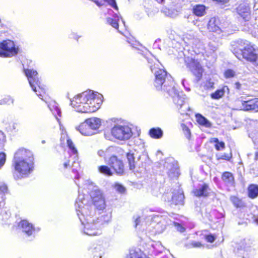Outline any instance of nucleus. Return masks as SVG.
<instances>
[{
  "mask_svg": "<svg viewBox=\"0 0 258 258\" xmlns=\"http://www.w3.org/2000/svg\"><path fill=\"white\" fill-rule=\"evenodd\" d=\"M254 160L255 161H257L258 160V151L256 152L255 153Z\"/></svg>",
  "mask_w": 258,
  "mask_h": 258,
  "instance_id": "6e6d98bb",
  "label": "nucleus"
},
{
  "mask_svg": "<svg viewBox=\"0 0 258 258\" xmlns=\"http://www.w3.org/2000/svg\"><path fill=\"white\" fill-rule=\"evenodd\" d=\"M229 92V88L227 86H224L221 88L217 90L214 93L211 94V97L213 99H219L222 98L226 92Z\"/></svg>",
  "mask_w": 258,
  "mask_h": 258,
  "instance_id": "b1692460",
  "label": "nucleus"
},
{
  "mask_svg": "<svg viewBox=\"0 0 258 258\" xmlns=\"http://www.w3.org/2000/svg\"><path fill=\"white\" fill-rule=\"evenodd\" d=\"M119 20V16L117 14H114L112 18H107V22L113 28L118 30V32L121 33V32L118 30V21Z\"/></svg>",
  "mask_w": 258,
  "mask_h": 258,
  "instance_id": "bb28decb",
  "label": "nucleus"
},
{
  "mask_svg": "<svg viewBox=\"0 0 258 258\" xmlns=\"http://www.w3.org/2000/svg\"><path fill=\"white\" fill-rule=\"evenodd\" d=\"M239 49L235 50L234 53L238 58H243L252 63L258 64V49H255L247 41L240 40Z\"/></svg>",
  "mask_w": 258,
  "mask_h": 258,
  "instance_id": "423d86ee",
  "label": "nucleus"
},
{
  "mask_svg": "<svg viewBox=\"0 0 258 258\" xmlns=\"http://www.w3.org/2000/svg\"><path fill=\"white\" fill-rule=\"evenodd\" d=\"M214 83L211 79L207 80L205 83V87L207 89H211L214 88Z\"/></svg>",
  "mask_w": 258,
  "mask_h": 258,
  "instance_id": "a18cd8bd",
  "label": "nucleus"
},
{
  "mask_svg": "<svg viewBox=\"0 0 258 258\" xmlns=\"http://www.w3.org/2000/svg\"><path fill=\"white\" fill-rule=\"evenodd\" d=\"M127 161L130 170L135 171L138 161L141 157V155L137 151V149L130 150L126 154Z\"/></svg>",
  "mask_w": 258,
  "mask_h": 258,
  "instance_id": "4468645a",
  "label": "nucleus"
},
{
  "mask_svg": "<svg viewBox=\"0 0 258 258\" xmlns=\"http://www.w3.org/2000/svg\"><path fill=\"white\" fill-rule=\"evenodd\" d=\"M178 189L177 190L174 189L172 192L171 201L175 205H182L184 199V196L183 190L180 188L179 186H177Z\"/></svg>",
  "mask_w": 258,
  "mask_h": 258,
  "instance_id": "412c9836",
  "label": "nucleus"
},
{
  "mask_svg": "<svg viewBox=\"0 0 258 258\" xmlns=\"http://www.w3.org/2000/svg\"><path fill=\"white\" fill-rule=\"evenodd\" d=\"M111 133L114 138L120 141L127 140L133 136L131 128L124 125H115L111 128Z\"/></svg>",
  "mask_w": 258,
  "mask_h": 258,
  "instance_id": "1a4fd4ad",
  "label": "nucleus"
},
{
  "mask_svg": "<svg viewBox=\"0 0 258 258\" xmlns=\"http://www.w3.org/2000/svg\"><path fill=\"white\" fill-rule=\"evenodd\" d=\"M102 102V94L88 90L75 96L71 100V105L78 112L91 113L97 110Z\"/></svg>",
  "mask_w": 258,
  "mask_h": 258,
  "instance_id": "7ed1b4c3",
  "label": "nucleus"
},
{
  "mask_svg": "<svg viewBox=\"0 0 258 258\" xmlns=\"http://www.w3.org/2000/svg\"><path fill=\"white\" fill-rule=\"evenodd\" d=\"M79 196L75 203L77 214L81 222V231L89 236L99 235L101 229L110 220V216L102 215L99 217L95 215V211L89 205L91 201L94 206L102 210L106 207L102 193L94 183L86 180L82 190L79 187Z\"/></svg>",
  "mask_w": 258,
  "mask_h": 258,
  "instance_id": "f257e3e1",
  "label": "nucleus"
},
{
  "mask_svg": "<svg viewBox=\"0 0 258 258\" xmlns=\"http://www.w3.org/2000/svg\"><path fill=\"white\" fill-rule=\"evenodd\" d=\"M212 140V142L215 143L216 144H218V143L219 142V140L217 138H213Z\"/></svg>",
  "mask_w": 258,
  "mask_h": 258,
  "instance_id": "5fc2aeb1",
  "label": "nucleus"
},
{
  "mask_svg": "<svg viewBox=\"0 0 258 258\" xmlns=\"http://www.w3.org/2000/svg\"><path fill=\"white\" fill-rule=\"evenodd\" d=\"M18 228L26 236L34 237L40 231L39 227H35L26 220H21L18 225Z\"/></svg>",
  "mask_w": 258,
  "mask_h": 258,
  "instance_id": "f8f14e48",
  "label": "nucleus"
},
{
  "mask_svg": "<svg viewBox=\"0 0 258 258\" xmlns=\"http://www.w3.org/2000/svg\"><path fill=\"white\" fill-rule=\"evenodd\" d=\"M253 221L258 224V217H254Z\"/></svg>",
  "mask_w": 258,
  "mask_h": 258,
  "instance_id": "4d7b16f0",
  "label": "nucleus"
},
{
  "mask_svg": "<svg viewBox=\"0 0 258 258\" xmlns=\"http://www.w3.org/2000/svg\"><path fill=\"white\" fill-rule=\"evenodd\" d=\"M185 79H183L182 80V84L183 85V86H184V82H185Z\"/></svg>",
  "mask_w": 258,
  "mask_h": 258,
  "instance_id": "680f3d73",
  "label": "nucleus"
},
{
  "mask_svg": "<svg viewBox=\"0 0 258 258\" xmlns=\"http://www.w3.org/2000/svg\"><path fill=\"white\" fill-rule=\"evenodd\" d=\"M134 219H135V227H137V226L139 225L140 222V217H134Z\"/></svg>",
  "mask_w": 258,
  "mask_h": 258,
  "instance_id": "603ef678",
  "label": "nucleus"
},
{
  "mask_svg": "<svg viewBox=\"0 0 258 258\" xmlns=\"http://www.w3.org/2000/svg\"><path fill=\"white\" fill-rule=\"evenodd\" d=\"M159 3H164V0H156Z\"/></svg>",
  "mask_w": 258,
  "mask_h": 258,
  "instance_id": "13d9d810",
  "label": "nucleus"
},
{
  "mask_svg": "<svg viewBox=\"0 0 258 258\" xmlns=\"http://www.w3.org/2000/svg\"><path fill=\"white\" fill-rule=\"evenodd\" d=\"M94 258H101L104 254V251L102 247L99 245L96 247L93 252Z\"/></svg>",
  "mask_w": 258,
  "mask_h": 258,
  "instance_id": "72a5a7b5",
  "label": "nucleus"
},
{
  "mask_svg": "<svg viewBox=\"0 0 258 258\" xmlns=\"http://www.w3.org/2000/svg\"><path fill=\"white\" fill-rule=\"evenodd\" d=\"M41 143H42V144H45V141L44 140H42V141H41Z\"/></svg>",
  "mask_w": 258,
  "mask_h": 258,
  "instance_id": "e2e57ef3",
  "label": "nucleus"
},
{
  "mask_svg": "<svg viewBox=\"0 0 258 258\" xmlns=\"http://www.w3.org/2000/svg\"><path fill=\"white\" fill-rule=\"evenodd\" d=\"M206 240L209 242H213L215 240V237L212 234H209L205 236Z\"/></svg>",
  "mask_w": 258,
  "mask_h": 258,
  "instance_id": "09e8293b",
  "label": "nucleus"
},
{
  "mask_svg": "<svg viewBox=\"0 0 258 258\" xmlns=\"http://www.w3.org/2000/svg\"><path fill=\"white\" fill-rule=\"evenodd\" d=\"M241 109L258 111V98H245L241 100Z\"/></svg>",
  "mask_w": 258,
  "mask_h": 258,
  "instance_id": "dca6fc26",
  "label": "nucleus"
},
{
  "mask_svg": "<svg viewBox=\"0 0 258 258\" xmlns=\"http://www.w3.org/2000/svg\"><path fill=\"white\" fill-rule=\"evenodd\" d=\"M217 50V46L214 43L210 42L208 45V49L207 50L206 54L209 55L212 53L214 52Z\"/></svg>",
  "mask_w": 258,
  "mask_h": 258,
  "instance_id": "c9c22d12",
  "label": "nucleus"
},
{
  "mask_svg": "<svg viewBox=\"0 0 258 258\" xmlns=\"http://www.w3.org/2000/svg\"><path fill=\"white\" fill-rule=\"evenodd\" d=\"M121 23L122 24H123V26L124 27H125V22L121 19Z\"/></svg>",
  "mask_w": 258,
  "mask_h": 258,
  "instance_id": "bf43d9fd",
  "label": "nucleus"
},
{
  "mask_svg": "<svg viewBox=\"0 0 258 258\" xmlns=\"http://www.w3.org/2000/svg\"><path fill=\"white\" fill-rule=\"evenodd\" d=\"M211 189L207 184H199L197 188L192 191L194 195L198 197H207L210 192Z\"/></svg>",
  "mask_w": 258,
  "mask_h": 258,
  "instance_id": "6ab92c4d",
  "label": "nucleus"
},
{
  "mask_svg": "<svg viewBox=\"0 0 258 258\" xmlns=\"http://www.w3.org/2000/svg\"><path fill=\"white\" fill-rule=\"evenodd\" d=\"M104 1L107 3L110 6H111L114 9L118 10V7L117 6L116 2L115 0H104Z\"/></svg>",
  "mask_w": 258,
  "mask_h": 258,
  "instance_id": "c03bdc74",
  "label": "nucleus"
},
{
  "mask_svg": "<svg viewBox=\"0 0 258 258\" xmlns=\"http://www.w3.org/2000/svg\"><path fill=\"white\" fill-rule=\"evenodd\" d=\"M138 53L147 59L151 71L154 75V86L157 90L166 93L172 98L173 102L179 110L181 114H186L188 106L185 104V95L176 90L171 76L165 70L159 67L161 64L146 49L144 50L138 48Z\"/></svg>",
  "mask_w": 258,
  "mask_h": 258,
  "instance_id": "f03ea898",
  "label": "nucleus"
},
{
  "mask_svg": "<svg viewBox=\"0 0 258 258\" xmlns=\"http://www.w3.org/2000/svg\"><path fill=\"white\" fill-rule=\"evenodd\" d=\"M149 134L151 138L159 139L163 137V132L160 127H153L149 130Z\"/></svg>",
  "mask_w": 258,
  "mask_h": 258,
  "instance_id": "a878e982",
  "label": "nucleus"
},
{
  "mask_svg": "<svg viewBox=\"0 0 258 258\" xmlns=\"http://www.w3.org/2000/svg\"><path fill=\"white\" fill-rule=\"evenodd\" d=\"M223 181L229 186H233L234 183V178L233 174L230 172H225L222 175Z\"/></svg>",
  "mask_w": 258,
  "mask_h": 258,
  "instance_id": "393cba45",
  "label": "nucleus"
},
{
  "mask_svg": "<svg viewBox=\"0 0 258 258\" xmlns=\"http://www.w3.org/2000/svg\"><path fill=\"white\" fill-rule=\"evenodd\" d=\"M70 38L72 39H74L77 41H78L79 38L81 37V36L79 35L77 33L75 32H72L70 35Z\"/></svg>",
  "mask_w": 258,
  "mask_h": 258,
  "instance_id": "8fccbe9b",
  "label": "nucleus"
},
{
  "mask_svg": "<svg viewBox=\"0 0 258 258\" xmlns=\"http://www.w3.org/2000/svg\"><path fill=\"white\" fill-rule=\"evenodd\" d=\"M98 171L101 173L105 176H112L113 173L110 168L106 165H101L98 167Z\"/></svg>",
  "mask_w": 258,
  "mask_h": 258,
  "instance_id": "7c9ffc66",
  "label": "nucleus"
},
{
  "mask_svg": "<svg viewBox=\"0 0 258 258\" xmlns=\"http://www.w3.org/2000/svg\"><path fill=\"white\" fill-rule=\"evenodd\" d=\"M105 138L107 139V136H106V134L105 135Z\"/></svg>",
  "mask_w": 258,
  "mask_h": 258,
  "instance_id": "774afa93",
  "label": "nucleus"
},
{
  "mask_svg": "<svg viewBox=\"0 0 258 258\" xmlns=\"http://www.w3.org/2000/svg\"><path fill=\"white\" fill-rule=\"evenodd\" d=\"M14 102V99L10 96L5 97L2 100H0V105L11 104Z\"/></svg>",
  "mask_w": 258,
  "mask_h": 258,
  "instance_id": "f704fd0d",
  "label": "nucleus"
},
{
  "mask_svg": "<svg viewBox=\"0 0 258 258\" xmlns=\"http://www.w3.org/2000/svg\"><path fill=\"white\" fill-rule=\"evenodd\" d=\"M24 72L32 89L40 99L46 102L43 98L45 94V89L41 84L37 71L33 69H24Z\"/></svg>",
  "mask_w": 258,
  "mask_h": 258,
  "instance_id": "0eeeda50",
  "label": "nucleus"
},
{
  "mask_svg": "<svg viewBox=\"0 0 258 258\" xmlns=\"http://www.w3.org/2000/svg\"><path fill=\"white\" fill-rule=\"evenodd\" d=\"M235 72L231 69H228L224 73V76L226 78H232L235 76Z\"/></svg>",
  "mask_w": 258,
  "mask_h": 258,
  "instance_id": "ea45409f",
  "label": "nucleus"
},
{
  "mask_svg": "<svg viewBox=\"0 0 258 258\" xmlns=\"http://www.w3.org/2000/svg\"><path fill=\"white\" fill-rule=\"evenodd\" d=\"M67 146L69 148V159L65 158L63 163V169H67L68 168L71 167L72 172L75 175L74 178L78 179L80 178L79 173V170L80 169V163L78 161V153L77 149L75 148V145L72 141L67 136Z\"/></svg>",
  "mask_w": 258,
  "mask_h": 258,
  "instance_id": "39448f33",
  "label": "nucleus"
},
{
  "mask_svg": "<svg viewBox=\"0 0 258 258\" xmlns=\"http://www.w3.org/2000/svg\"><path fill=\"white\" fill-rule=\"evenodd\" d=\"M241 85L239 82H236L234 84V88L236 89L240 90Z\"/></svg>",
  "mask_w": 258,
  "mask_h": 258,
  "instance_id": "864d4df0",
  "label": "nucleus"
},
{
  "mask_svg": "<svg viewBox=\"0 0 258 258\" xmlns=\"http://www.w3.org/2000/svg\"><path fill=\"white\" fill-rule=\"evenodd\" d=\"M48 107H49L52 114L55 116L56 119L59 121V117H61V110L58 107V104L55 101H51L48 103Z\"/></svg>",
  "mask_w": 258,
  "mask_h": 258,
  "instance_id": "4be33fe9",
  "label": "nucleus"
},
{
  "mask_svg": "<svg viewBox=\"0 0 258 258\" xmlns=\"http://www.w3.org/2000/svg\"><path fill=\"white\" fill-rule=\"evenodd\" d=\"M126 258H148L145 256L142 255L140 250L131 249L130 251L129 255Z\"/></svg>",
  "mask_w": 258,
  "mask_h": 258,
  "instance_id": "2f4dec72",
  "label": "nucleus"
},
{
  "mask_svg": "<svg viewBox=\"0 0 258 258\" xmlns=\"http://www.w3.org/2000/svg\"><path fill=\"white\" fill-rule=\"evenodd\" d=\"M168 176L171 178H177L179 176V169L177 166L173 165L168 172Z\"/></svg>",
  "mask_w": 258,
  "mask_h": 258,
  "instance_id": "473e14b6",
  "label": "nucleus"
},
{
  "mask_svg": "<svg viewBox=\"0 0 258 258\" xmlns=\"http://www.w3.org/2000/svg\"><path fill=\"white\" fill-rule=\"evenodd\" d=\"M17 126L18 125L17 123L12 122L9 124V126L6 127V130L8 132H16L18 131Z\"/></svg>",
  "mask_w": 258,
  "mask_h": 258,
  "instance_id": "e433bc0d",
  "label": "nucleus"
},
{
  "mask_svg": "<svg viewBox=\"0 0 258 258\" xmlns=\"http://www.w3.org/2000/svg\"><path fill=\"white\" fill-rule=\"evenodd\" d=\"M197 122L201 125L206 127H210L212 125L211 123L204 116L200 114H197L196 115Z\"/></svg>",
  "mask_w": 258,
  "mask_h": 258,
  "instance_id": "cd10ccee",
  "label": "nucleus"
},
{
  "mask_svg": "<svg viewBox=\"0 0 258 258\" xmlns=\"http://www.w3.org/2000/svg\"><path fill=\"white\" fill-rule=\"evenodd\" d=\"M101 119L97 117H91L86 119V124L90 127L93 135L98 132V129L101 125Z\"/></svg>",
  "mask_w": 258,
  "mask_h": 258,
  "instance_id": "aec40b11",
  "label": "nucleus"
},
{
  "mask_svg": "<svg viewBox=\"0 0 258 258\" xmlns=\"http://www.w3.org/2000/svg\"><path fill=\"white\" fill-rule=\"evenodd\" d=\"M223 28V25L219 18L213 17L209 21L208 29L210 31L220 33Z\"/></svg>",
  "mask_w": 258,
  "mask_h": 258,
  "instance_id": "a211bd4d",
  "label": "nucleus"
},
{
  "mask_svg": "<svg viewBox=\"0 0 258 258\" xmlns=\"http://www.w3.org/2000/svg\"><path fill=\"white\" fill-rule=\"evenodd\" d=\"M6 154L4 152H0V170L6 163Z\"/></svg>",
  "mask_w": 258,
  "mask_h": 258,
  "instance_id": "58836bf2",
  "label": "nucleus"
},
{
  "mask_svg": "<svg viewBox=\"0 0 258 258\" xmlns=\"http://www.w3.org/2000/svg\"><path fill=\"white\" fill-rule=\"evenodd\" d=\"M114 188L115 189V190L116 191H117L118 192H119L120 194L124 193L125 190V187L123 185H122L119 183L115 184Z\"/></svg>",
  "mask_w": 258,
  "mask_h": 258,
  "instance_id": "a19ab883",
  "label": "nucleus"
},
{
  "mask_svg": "<svg viewBox=\"0 0 258 258\" xmlns=\"http://www.w3.org/2000/svg\"><path fill=\"white\" fill-rule=\"evenodd\" d=\"M110 149V148H108L105 151L103 150H100L98 151L97 154L99 157H104V158H105L106 157L107 154L108 152H109Z\"/></svg>",
  "mask_w": 258,
  "mask_h": 258,
  "instance_id": "79ce46f5",
  "label": "nucleus"
},
{
  "mask_svg": "<svg viewBox=\"0 0 258 258\" xmlns=\"http://www.w3.org/2000/svg\"><path fill=\"white\" fill-rule=\"evenodd\" d=\"M186 37L189 39L188 42L189 45H191L193 49V51L197 54H202L204 55L207 53V50L205 48V44L203 42L197 38H191L190 34H187Z\"/></svg>",
  "mask_w": 258,
  "mask_h": 258,
  "instance_id": "ddd939ff",
  "label": "nucleus"
},
{
  "mask_svg": "<svg viewBox=\"0 0 258 258\" xmlns=\"http://www.w3.org/2000/svg\"><path fill=\"white\" fill-rule=\"evenodd\" d=\"M109 165L113 169L118 175H122L124 171V165L122 161L118 159L116 156H112L108 161Z\"/></svg>",
  "mask_w": 258,
  "mask_h": 258,
  "instance_id": "2eb2a0df",
  "label": "nucleus"
},
{
  "mask_svg": "<svg viewBox=\"0 0 258 258\" xmlns=\"http://www.w3.org/2000/svg\"><path fill=\"white\" fill-rule=\"evenodd\" d=\"M192 11L195 15L202 17L206 14V7L203 5H197L194 7Z\"/></svg>",
  "mask_w": 258,
  "mask_h": 258,
  "instance_id": "c85d7f7f",
  "label": "nucleus"
},
{
  "mask_svg": "<svg viewBox=\"0 0 258 258\" xmlns=\"http://www.w3.org/2000/svg\"><path fill=\"white\" fill-rule=\"evenodd\" d=\"M76 128L84 136L93 135L92 131H91L90 127L86 124V120L84 122L81 123L78 126H76Z\"/></svg>",
  "mask_w": 258,
  "mask_h": 258,
  "instance_id": "5701e85b",
  "label": "nucleus"
},
{
  "mask_svg": "<svg viewBox=\"0 0 258 258\" xmlns=\"http://www.w3.org/2000/svg\"><path fill=\"white\" fill-rule=\"evenodd\" d=\"M230 201L232 202L234 205L236 207H240L241 206V201L235 196H232L230 197Z\"/></svg>",
  "mask_w": 258,
  "mask_h": 258,
  "instance_id": "4c0bfd02",
  "label": "nucleus"
},
{
  "mask_svg": "<svg viewBox=\"0 0 258 258\" xmlns=\"http://www.w3.org/2000/svg\"><path fill=\"white\" fill-rule=\"evenodd\" d=\"M34 158L32 152L25 149H20L15 154L12 161L15 179L25 178L34 169Z\"/></svg>",
  "mask_w": 258,
  "mask_h": 258,
  "instance_id": "20e7f679",
  "label": "nucleus"
},
{
  "mask_svg": "<svg viewBox=\"0 0 258 258\" xmlns=\"http://www.w3.org/2000/svg\"><path fill=\"white\" fill-rule=\"evenodd\" d=\"M75 183H76V184L78 186H79V184H78V183L77 182V181H75Z\"/></svg>",
  "mask_w": 258,
  "mask_h": 258,
  "instance_id": "69168bd1",
  "label": "nucleus"
},
{
  "mask_svg": "<svg viewBox=\"0 0 258 258\" xmlns=\"http://www.w3.org/2000/svg\"><path fill=\"white\" fill-rule=\"evenodd\" d=\"M248 195L251 199H255L258 196V185L250 184L248 187Z\"/></svg>",
  "mask_w": 258,
  "mask_h": 258,
  "instance_id": "c756f323",
  "label": "nucleus"
},
{
  "mask_svg": "<svg viewBox=\"0 0 258 258\" xmlns=\"http://www.w3.org/2000/svg\"><path fill=\"white\" fill-rule=\"evenodd\" d=\"M184 61L187 67L196 77L197 81H199L203 75V69L200 62L191 56L185 57Z\"/></svg>",
  "mask_w": 258,
  "mask_h": 258,
  "instance_id": "9b49d317",
  "label": "nucleus"
},
{
  "mask_svg": "<svg viewBox=\"0 0 258 258\" xmlns=\"http://www.w3.org/2000/svg\"><path fill=\"white\" fill-rule=\"evenodd\" d=\"M127 42H128L130 44H131V46H132L133 47H134V48H136V47L133 45V44H132V43L131 42V41H128H128H127Z\"/></svg>",
  "mask_w": 258,
  "mask_h": 258,
  "instance_id": "052dcab7",
  "label": "nucleus"
},
{
  "mask_svg": "<svg viewBox=\"0 0 258 258\" xmlns=\"http://www.w3.org/2000/svg\"><path fill=\"white\" fill-rule=\"evenodd\" d=\"M173 223L178 231L180 232H183L185 231V228L179 223L176 222H174Z\"/></svg>",
  "mask_w": 258,
  "mask_h": 258,
  "instance_id": "49530a36",
  "label": "nucleus"
},
{
  "mask_svg": "<svg viewBox=\"0 0 258 258\" xmlns=\"http://www.w3.org/2000/svg\"><path fill=\"white\" fill-rule=\"evenodd\" d=\"M187 132H188L189 134H190V132H189V130H187Z\"/></svg>",
  "mask_w": 258,
  "mask_h": 258,
  "instance_id": "338daca9",
  "label": "nucleus"
},
{
  "mask_svg": "<svg viewBox=\"0 0 258 258\" xmlns=\"http://www.w3.org/2000/svg\"><path fill=\"white\" fill-rule=\"evenodd\" d=\"M148 219L151 220L149 230L153 228L154 229L152 230V232L153 234L163 232L166 229V225L171 222L166 215H153L149 216Z\"/></svg>",
  "mask_w": 258,
  "mask_h": 258,
  "instance_id": "6e6552de",
  "label": "nucleus"
},
{
  "mask_svg": "<svg viewBox=\"0 0 258 258\" xmlns=\"http://www.w3.org/2000/svg\"><path fill=\"white\" fill-rule=\"evenodd\" d=\"M191 245L193 247H200L202 246V243L199 241H192L191 242Z\"/></svg>",
  "mask_w": 258,
  "mask_h": 258,
  "instance_id": "3c124183",
  "label": "nucleus"
},
{
  "mask_svg": "<svg viewBox=\"0 0 258 258\" xmlns=\"http://www.w3.org/2000/svg\"><path fill=\"white\" fill-rule=\"evenodd\" d=\"M142 147H143V149L142 150V152H143V151L144 150V145H142Z\"/></svg>",
  "mask_w": 258,
  "mask_h": 258,
  "instance_id": "0e129e2a",
  "label": "nucleus"
},
{
  "mask_svg": "<svg viewBox=\"0 0 258 258\" xmlns=\"http://www.w3.org/2000/svg\"><path fill=\"white\" fill-rule=\"evenodd\" d=\"M225 147V144L223 142H219L218 144H215V148L217 150L219 151L221 149H224Z\"/></svg>",
  "mask_w": 258,
  "mask_h": 258,
  "instance_id": "de8ad7c7",
  "label": "nucleus"
},
{
  "mask_svg": "<svg viewBox=\"0 0 258 258\" xmlns=\"http://www.w3.org/2000/svg\"><path fill=\"white\" fill-rule=\"evenodd\" d=\"M237 14L241 17L244 21H248L250 18V8L247 2H240L236 8Z\"/></svg>",
  "mask_w": 258,
  "mask_h": 258,
  "instance_id": "f3484780",
  "label": "nucleus"
},
{
  "mask_svg": "<svg viewBox=\"0 0 258 258\" xmlns=\"http://www.w3.org/2000/svg\"><path fill=\"white\" fill-rule=\"evenodd\" d=\"M19 48L16 47L13 41L10 40H4L0 43V56L12 57L18 53Z\"/></svg>",
  "mask_w": 258,
  "mask_h": 258,
  "instance_id": "9d476101",
  "label": "nucleus"
},
{
  "mask_svg": "<svg viewBox=\"0 0 258 258\" xmlns=\"http://www.w3.org/2000/svg\"><path fill=\"white\" fill-rule=\"evenodd\" d=\"M6 140V136L5 134L0 130V147H2L4 146V143Z\"/></svg>",
  "mask_w": 258,
  "mask_h": 258,
  "instance_id": "37998d69",
  "label": "nucleus"
}]
</instances>
